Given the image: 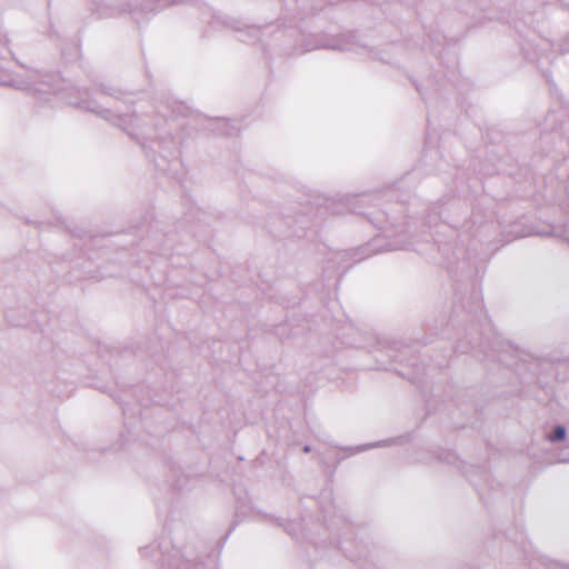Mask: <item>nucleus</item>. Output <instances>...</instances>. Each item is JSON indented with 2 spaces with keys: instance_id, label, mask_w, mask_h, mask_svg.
<instances>
[{
  "instance_id": "1",
  "label": "nucleus",
  "mask_w": 569,
  "mask_h": 569,
  "mask_svg": "<svg viewBox=\"0 0 569 569\" xmlns=\"http://www.w3.org/2000/svg\"><path fill=\"white\" fill-rule=\"evenodd\" d=\"M210 23L212 28H219L221 26L234 30L238 33V39L246 43H253L260 40L262 33L259 27L248 26L239 19L220 13L213 14Z\"/></svg>"
},
{
  "instance_id": "2",
  "label": "nucleus",
  "mask_w": 569,
  "mask_h": 569,
  "mask_svg": "<svg viewBox=\"0 0 569 569\" xmlns=\"http://www.w3.org/2000/svg\"><path fill=\"white\" fill-rule=\"evenodd\" d=\"M206 122H207V124L204 126V128L210 131H213L218 134L233 136L238 131L234 123L231 122L229 119H224V118L206 119Z\"/></svg>"
},
{
  "instance_id": "3",
  "label": "nucleus",
  "mask_w": 569,
  "mask_h": 569,
  "mask_svg": "<svg viewBox=\"0 0 569 569\" xmlns=\"http://www.w3.org/2000/svg\"><path fill=\"white\" fill-rule=\"evenodd\" d=\"M402 439H403L402 437L390 438V439H386V440L360 445L357 447H351V448H348V450H349L350 455H356V453L363 452L366 450L373 449V448H382V447L399 445L402 442Z\"/></svg>"
},
{
  "instance_id": "4",
  "label": "nucleus",
  "mask_w": 569,
  "mask_h": 569,
  "mask_svg": "<svg viewBox=\"0 0 569 569\" xmlns=\"http://www.w3.org/2000/svg\"><path fill=\"white\" fill-rule=\"evenodd\" d=\"M463 308L475 316L482 313L483 301L479 291L472 289L469 293L468 300L462 302Z\"/></svg>"
},
{
  "instance_id": "5",
  "label": "nucleus",
  "mask_w": 569,
  "mask_h": 569,
  "mask_svg": "<svg viewBox=\"0 0 569 569\" xmlns=\"http://www.w3.org/2000/svg\"><path fill=\"white\" fill-rule=\"evenodd\" d=\"M441 206L438 203H432L427 211L425 217V227L428 229V232H431L432 227L437 226L438 221L441 219Z\"/></svg>"
},
{
  "instance_id": "6",
  "label": "nucleus",
  "mask_w": 569,
  "mask_h": 569,
  "mask_svg": "<svg viewBox=\"0 0 569 569\" xmlns=\"http://www.w3.org/2000/svg\"><path fill=\"white\" fill-rule=\"evenodd\" d=\"M382 240L380 238H377L373 240L372 243H368L367 246H365L363 248L357 250L353 256L356 257L355 260L356 261H360L362 260L365 257L363 256H358V252L361 251V252H367V256H369L370 253L372 252H377L379 251V249H382V246H378L379 242H381ZM402 248H407V244H402V246H389L388 248H383V250H393V249H402Z\"/></svg>"
},
{
  "instance_id": "7",
  "label": "nucleus",
  "mask_w": 569,
  "mask_h": 569,
  "mask_svg": "<svg viewBox=\"0 0 569 569\" xmlns=\"http://www.w3.org/2000/svg\"><path fill=\"white\" fill-rule=\"evenodd\" d=\"M567 429L562 425H557L552 431L548 435V440L550 442H560L566 439Z\"/></svg>"
},
{
  "instance_id": "8",
  "label": "nucleus",
  "mask_w": 569,
  "mask_h": 569,
  "mask_svg": "<svg viewBox=\"0 0 569 569\" xmlns=\"http://www.w3.org/2000/svg\"><path fill=\"white\" fill-rule=\"evenodd\" d=\"M298 528H300V523L298 522H287L286 526H284V530L292 537H296L297 536V530Z\"/></svg>"
},
{
  "instance_id": "9",
  "label": "nucleus",
  "mask_w": 569,
  "mask_h": 569,
  "mask_svg": "<svg viewBox=\"0 0 569 569\" xmlns=\"http://www.w3.org/2000/svg\"><path fill=\"white\" fill-rule=\"evenodd\" d=\"M181 569H204V568H203V566L201 563L186 562V563L182 565Z\"/></svg>"
},
{
  "instance_id": "10",
  "label": "nucleus",
  "mask_w": 569,
  "mask_h": 569,
  "mask_svg": "<svg viewBox=\"0 0 569 569\" xmlns=\"http://www.w3.org/2000/svg\"><path fill=\"white\" fill-rule=\"evenodd\" d=\"M440 459L445 460L448 463H451L456 459V456L453 453H451V452H447L446 456L445 457H440Z\"/></svg>"
},
{
  "instance_id": "11",
  "label": "nucleus",
  "mask_w": 569,
  "mask_h": 569,
  "mask_svg": "<svg viewBox=\"0 0 569 569\" xmlns=\"http://www.w3.org/2000/svg\"><path fill=\"white\" fill-rule=\"evenodd\" d=\"M173 486H174L177 489L182 490V489H184L186 483H184L182 480L177 479V480L174 481Z\"/></svg>"
},
{
  "instance_id": "12",
  "label": "nucleus",
  "mask_w": 569,
  "mask_h": 569,
  "mask_svg": "<svg viewBox=\"0 0 569 569\" xmlns=\"http://www.w3.org/2000/svg\"><path fill=\"white\" fill-rule=\"evenodd\" d=\"M176 152V143H173V149L166 150V154H162V158H167L168 156H173Z\"/></svg>"
},
{
  "instance_id": "13",
  "label": "nucleus",
  "mask_w": 569,
  "mask_h": 569,
  "mask_svg": "<svg viewBox=\"0 0 569 569\" xmlns=\"http://www.w3.org/2000/svg\"><path fill=\"white\" fill-rule=\"evenodd\" d=\"M423 234L420 236V240L422 241H429V236L427 234V230H423L422 232ZM432 237V234L430 233V238Z\"/></svg>"
},
{
  "instance_id": "14",
  "label": "nucleus",
  "mask_w": 569,
  "mask_h": 569,
  "mask_svg": "<svg viewBox=\"0 0 569 569\" xmlns=\"http://www.w3.org/2000/svg\"><path fill=\"white\" fill-rule=\"evenodd\" d=\"M543 569H569V565L568 566H559V565H555L550 568H543Z\"/></svg>"
},
{
  "instance_id": "15",
  "label": "nucleus",
  "mask_w": 569,
  "mask_h": 569,
  "mask_svg": "<svg viewBox=\"0 0 569 569\" xmlns=\"http://www.w3.org/2000/svg\"><path fill=\"white\" fill-rule=\"evenodd\" d=\"M302 450L305 453H309L311 451V447L309 445H306Z\"/></svg>"
},
{
  "instance_id": "16",
  "label": "nucleus",
  "mask_w": 569,
  "mask_h": 569,
  "mask_svg": "<svg viewBox=\"0 0 569 569\" xmlns=\"http://www.w3.org/2000/svg\"><path fill=\"white\" fill-rule=\"evenodd\" d=\"M156 166H157L160 170H163V171L167 169L164 166H162L161 163H158V162L156 163Z\"/></svg>"
},
{
  "instance_id": "17",
  "label": "nucleus",
  "mask_w": 569,
  "mask_h": 569,
  "mask_svg": "<svg viewBox=\"0 0 569 569\" xmlns=\"http://www.w3.org/2000/svg\"><path fill=\"white\" fill-rule=\"evenodd\" d=\"M568 242H569V237L567 238Z\"/></svg>"
}]
</instances>
